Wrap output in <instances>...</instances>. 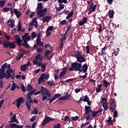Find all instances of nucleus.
<instances>
[{
	"label": "nucleus",
	"mask_w": 128,
	"mask_h": 128,
	"mask_svg": "<svg viewBox=\"0 0 128 128\" xmlns=\"http://www.w3.org/2000/svg\"><path fill=\"white\" fill-rule=\"evenodd\" d=\"M40 94L42 96V100L44 102L46 100H48V98H50L52 96V94L50 91L47 89L46 88L41 86V88L40 91H38L34 93V96L37 94Z\"/></svg>",
	"instance_id": "1"
},
{
	"label": "nucleus",
	"mask_w": 128,
	"mask_h": 128,
	"mask_svg": "<svg viewBox=\"0 0 128 128\" xmlns=\"http://www.w3.org/2000/svg\"><path fill=\"white\" fill-rule=\"evenodd\" d=\"M48 12L47 8H44L42 6V2L38 3L36 8V14L38 16L39 18H44V16L46 14V12Z\"/></svg>",
	"instance_id": "2"
},
{
	"label": "nucleus",
	"mask_w": 128,
	"mask_h": 128,
	"mask_svg": "<svg viewBox=\"0 0 128 128\" xmlns=\"http://www.w3.org/2000/svg\"><path fill=\"white\" fill-rule=\"evenodd\" d=\"M82 68V63H79L78 62H74L71 65L70 67L68 68L69 72H81Z\"/></svg>",
	"instance_id": "3"
},
{
	"label": "nucleus",
	"mask_w": 128,
	"mask_h": 128,
	"mask_svg": "<svg viewBox=\"0 0 128 128\" xmlns=\"http://www.w3.org/2000/svg\"><path fill=\"white\" fill-rule=\"evenodd\" d=\"M14 38L16 42V44L18 46H24V48H30V45L28 44V40H24V44H22V39H20V38L18 35H15L14 36Z\"/></svg>",
	"instance_id": "4"
},
{
	"label": "nucleus",
	"mask_w": 128,
	"mask_h": 128,
	"mask_svg": "<svg viewBox=\"0 0 128 128\" xmlns=\"http://www.w3.org/2000/svg\"><path fill=\"white\" fill-rule=\"evenodd\" d=\"M74 57L76 58V62H79V64H82V62H86V58L84 56H82V54L80 52L78 51L75 54Z\"/></svg>",
	"instance_id": "5"
},
{
	"label": "nucleus",
	"mask_w": 128,
	"mask_h": 128,
	"mask_svg": "<svg viewBox=\"0 0 128 128\" xmlns=\"http://www.w3.org/2000/svg\"><path fill=\"white\" fill-rule=\"evenodd\" d=\"M6 62L3 64L2 66H1V68H0V80H4V78H6Z\"/></svg>",
	"instance_id": "6"
},
{
	"label": "nucleus",
	"mask_w": 128,
	"mask_h": 128,
	"mask_svg": "<svg viewBox=\"0 0 128 128\" xmlns=\"http://www.w3.org/2000/svg\"><path fill=\"white\" fill-rule=\"evenodd\" d=\"M3 46L4 48H8L10 46V48H15L16 44L12 42H10L8 40H4L2 42Z\"/></svg>",
	"instance_id": "7"
},
{
	"label": "nucleus",
	"mask_w": 128,
	"mask_h": 128,
	"mask_svg": "<svg viewBox=\"0 0 128 128\" xmlns=\"http://www.w3.org/2000/svg\"><path fill=\"white\" fill-rule=\"evenodd\" d=\"M28 94H26V104L27 106L28 110H30V104L34 102V100L32 98V96H30V98H28Z\"/></svg>",
	"instance_id": "8"
},
{
	"label": "nucleus",
	"mask_w": 128,
	"mask_h": 128,
	"mask_svg": "<svg viewBox=\"0 0 128 128\" xmlns=\"http://www.w3.org/2000/svg\"><path fill=\"white\" fill-rule=\"evenodd\" d=\"M24 102V99L22 97H20L18 98L16 100H15V104L16 106V107L18 108H19L20 107V106L22 102Z\"/></svg>",
	"instance_id": "9"
},
{
	"label": "nucleus",
	"mask_w": 128,
	"mask_h": 128,
	"mask_svg": "<svg viewBox=\"0 0 128 128\" xmlns=\"http://www.w3.org/2000/svg\"><path fill=\"white\" fill-rule=\"evenodd\" d=\"M68 67H64L62 68L59 76V78L60 80H62L64 78H64V76L66 74V72H68Z\"/></svg>",
	"instance_id": "10"
},
{
	"label": "nucleus",
	"mask_w": 128,
	"mask_h": 128,
	"mask_svg": "<svg viewBox=\"0 0 128 128\" xmlns=\"http://www.w3.org/2000/svg\"><path fill=\"white\" fill-rule=\"evenodd\" d=\"M102 102L101 104H102V106L104 110H108V100L104 98H102Z\"/></svg>",
	"instance_id": "11"
},
{
	"label": "nucleus",
	"mask_w": 128,
	"mask_h": 128,
	"mask_svg": "<svg viewBox=\"0 0 128 128\" xmlns=\"http://www.w3.org/2000/svg\"><path fill=\"white\" fill-rule=\"evenodd\" d=\"M116 108V100L114 99L111 100V104L110 107V112H112Z\"/></svg>",
	"instance_id": "12"
},
{
	"label": "nucleus",
	"mask_w": 128,
	"mask_h": 128,
	"mask_svg": "<svg viewBox=\"0 0 128 128\" xmlns=\"http://www.w3.org/2000/svg\"><path fill=\"white\" fill-rule=\"evenodd\" d=\"M16 114H14L13 116L11 117L10 118V120L8 122L9 124L12 123V122H16V124H18V120L16 119Z\"/></svg>",
	"instance_id": "13"
},
{
	"label": "nucleus",
	"mask_w": 128,
	"mask_h": 128,
	"mask_svg": "<svg viewBox=\"0 0 128 128\" xmlns=\"http://www.w3.org/2000/svg\"><path fill=\"white\" fill-rule=\"evenodd\" d=\"M34 26L35 27V28H38V22H36V17H35L32 19L31 22L29 24V26Z\"/></svg>",
	"instance_id": "14"
},
{
	"label": "nucleus",
	"mask_w": 128,
	"mask_h": 128,
	"mask_svg": "<svg viewBox=\"0 0 128 128\" xmlns=\"http://www.w3.org/2000/svg\"><path fill=\"white\" fill-rule=\"evenodd\" d=\"M41 20L43 22H50L52 20V16H46L44 17L43 16V18Z\"/></svg>",
	"instance_id": "15"
},
{
	"label": "nucleus",
	"mask_w": 128,
	"mask_h": 128,
	"mask_svg": "<svg viewBox=\"0 0 128 128\" xmlns=\"http://www.w3.org/2000/svg\"><path fill=\"white\" fill-rule=\"evenodd\" d=\"M54 30V26H49L46 30V36H52V32H52Z\"/></svg>",
	"instance_id": "16"
},
{
	"label": "nucleus",
	"mask_w": 128,
	"mask_h": 128,
	"mask_svg": "<svg viewBox=\"0 0 128 128\" xmlns=\"http://www.w3.org/2000/svg\"><path fill=\"white\" fill-rule=\"evenodd\" d=\"M88 66L86 64H84L82 66V68H80V72H84V74H86V72H88Z\"/></svg>",
	"instance_id": "17"
},
{
	"label": "nucleus",
	"mask_w": 128,
	"mask_h": 128,
	"mask_svg": "<svg viewBox=\"0 0 128 128\" xmlns=\"http://www.w3.org/2000/svg\"><path fill=\"white\" fill-rule=\"evenodd\" d=\"M22 38L24 42L25 40L28 42V40H30V36H28V33H25L22 36Z\"/></svg>",
	"instance_id": "18"
},
{
	"label": "nucleus",
	"mask_w": 128,
	"mask_h": 128,
	"mask_svg": "<svg viewBox=\"0 0 128 128\" xmlns=\"http://www.w3.org/2000/svg\"><path fill=\"white\" fill-rule=\"evenodd\" d=\"M84 110L85 114H86V116L88 115V114H90V112H92V110L90 109V106H85Z\"/></svg>",
	"instance_id": "19"
},
{
	"label": "nucleus",
	"mask_w": 128,
	"mask_h": 128,
	"mask_svg": "<svg viewBox=\"0 0 128 128\" xmlns=\"http://www.w3.org/2000/svg\"><path fill=\"white\" fill-rule=\"evenodd\" d=\"M14 12L16 14L17 18H20L22 16V13L16 9H14Z\"/></svg>",
	"instance_id": "20"
},
{
	"label": "nucleus",
	"mask_w": 128,
	"mask_h": 128,
	"mask_svg": "<svg viewBox=\"0 0 128 128\" xmlns=\"http://www.w3.org/2000/svg\"><path fill=\"white\" fill-rule=\"evenodd\" d=\"M35 60H39V62H42V60H44V56H42V54H38L36 56Z\"/></svg>",
	"instance_id": "21"
},
{
	"label": "nucleus",
	"mask_w": 128,
	"mask_h": 128,
	"mask_svg": "<svg viewBox=\"0 0 128 128\" xmlns=\"http://www.w3.org/2000/svg\"><path fill=\"white\" fill-rule=\"evenodd\" d=\"M86 20H88V18L86 17L83 18L82 20L79 22V26H84L86 22Z\"/></svg>",
	"instance_id": "22"
},
{
	"label": "nucleus",
	"mask_w": 128,
	"mask_h": 128,
	"mask_svg": "<svg viewBox=\"0 0 128 128\" xmlns=\"http://www.w3.org/2000/svg\"><path fill=\"white\" fill-rule=\"evenodd\" d=\"M36 92V89H34V90H32L29 92L27 94H28V98H30V96H32V94H34V93Z\"/></svg>",
	"instance_id": "23"
},
{
	"label": "nucleus",
	"mask_w": 128,
	"mask_h": 128,
	"mask_svg": "<svg viewBox=\"0 0 128 128\" xmlns=\"http://www.w3.org/2000/svg\"><path fill=\"white\" fill-rule=\"evenodd\" d=\"M70 98V94H68L65 96H62L58 98L60 100H68L69 98Z\"/></svg>",
	"instance_id": "24"
},
{
	"label": "nucleus",
	"mask_w": 128,
	"mask_h": 128,
	"mask_svg": "<svg viewBox=\"0 0 128 128\" xmlns=\"http://www.w3.org/2000/svg\"><path fill=\"white\" fill-rule=\"evenodd\" d=\"M89 100H90V98H88L87 95H86L84 96V98L83 99L82 97H80V100H78V102H81V100H83V102H88Z\"/></svg>",
	"instance_id": "25"
},
{
	"label": "nucleus",
	"mask_w": 128,
	"mask_h": 128,
	"mask_svg": "<svg viewBox=\"0 0 128 128\" xmlns=\"http://www.w3.org/2000/svg\"><path fill=\"white\" fill-rule=\"evenodd\" d=\"M36 42L38 46H44V42H42V39H38V40H36Z\"/></svg>",
	"instance_id": "26"
},
{
	"label": "nucleus",
	"mask_w": 128,
	"mask_h": 128,
	"mask_svg": "<svg viewBox=\"0 0 128 128\" xmlns=\"http://www.w3.org/2000/svg\"><path fill=\"white\" fill-rule=\"evenodd\" d=\"M103 86L104 88H108V86H110V82L106 81V80H104Z\"/></svg>",
	"instance_id": "27"
},
{
	"label": "nucleus",
	"mask_w": 128,
	"mask_h": 128,
	"mask_svg": "<svg viewBox=\"0 0 128 128\" xmlns=\"http://www.w3.org/2000/svg\"><path fill=\"white\" fill-rule=\"evenodd\" d=\"M41 76H42L43 78H44V80H48V78H50V74H41Z\"/></svg>",
	"instance_id": "28"
},
{
	"label": "nucleus",
	"mask_w": 128,
	"mask_h": 128,
	"mask_svg": "<svg viewBox=\"0 0 128 128\" xmlns=\"http://www.w3.org/2000/svg\"><path fill=\"white\" fill-rule=\"evenodd\" d=\"M46 63L43 64L41 66V71L42 72H44V71L46 70Z\"/></svg>",
	"instance_id": "29"
},
{
	"label": "nucleus",
	"mask_w": 128,
	"mask_h": 128,
	"mask_svg": "<svg viewBox=\"0 0 128 128\" xmlns=\"http://www.w3.org/2000/svg\"><path fill=\"white\" fill-rule=\"evenodd\" d=\"M98 87L96 88V92H100L102 90V84H99L98 85Z\"/></svg>",
	"instance_id": "30"
},
{
	"label": "nucleus",
	"mask_w": 128,
	"mask_h": 128,
	"mask_svg": "<svg viewBox=\"0 0 128 128\" xmlns=\"http://www.w3.org/2000/svg\"><path fill=\"white\" fill-rule=\"evenodd\" d=\"M27 69L28 67L26 64L22 65L20 66L21 72H26V70Z\"/></svg>",
	"instance_id": "31"
},
{
	"label": "nucleus",
	"mask_w": 128,
	"mask_h": 128,
	"mask_svg": "<svg viewBox=\"0 0 128 128\" xmlns=\"http://www.w3.org/2000/svg\"><path fill=\"white\" fill-rule=\"evenodd\" d=\"M45 82L44 79V78L42 76V75H41L38 80V84H42V82Z\"/></svg>",
	"instance_id": "32"
},
{
	"label": "nucleus",
	"mask_w": 128,
	"mask_h": 128,
	"mask_svg": "<svg viewBox=\"0 0 128 128\" xmlns=\"http://www.w3.org/2000/svg\"><path fill=\"white\" fill-rule=\"evenodd\" d=\"M96 5H95L94 2H92L90 5V8L94 12L96 10Z\"/></svg>",
	"instance_id": "33"
},
{
	"label": "nucleus",
	"mask_w": 128,
	"mask_h": 128,
	"mask_svg": "<svg viewBox=\"0 0 128 128\" xmlns=\"http://www.w3.org/2000/svg\"><path fill=\"white\" fill-rule=\"evenodd\" d=\"M8 25L11 28H14V20H11L10 24H8Z\"/></svg>",
	"instance_id": "34"
},
{
	"label": "nucleus",
	"mask_w": 128,
	"mask_h": 128,
	"mask_svg": "<svg viewBox=\"0 0 128 128\" xmlns=\"http://www.w3.org/2000/svg\"><path fill=\"white\" fill-rule=\"evenodd\" d=\"M92 112V118H96L98 114V111H92L91 112Z\"/></svg>",
	"instance_id": "35"
},
{
	"label": "nucleus",
	"mask_w": 128,
	"mask_h": 128,
	"mask_svg": "<svg viewBox=\"0 0 128 128\" xmlns=\"http://www.w3.org/2000/svg\"><path fill=\"white\" fill-rule=\"evenodd\" d=\"M24 56V54L20 53L17 55L16 56V60H20Z\"/></svg>",
	"instance_id": "36"
},
{
	"label": "nucleus",
	"mask_w": 128,
	"mask_h": 128,
	"mask_svg": "<svg viewBox=\"0 0 128 128\" xmlns=\"http://www.w3.org/2000/svg\"><path fill=\"white\" fill-rule=\"evenodd\" d=\"M34 88H32V86L30 84H28L26 86V90L27 92H32Z\"/></svg>",
	"instance_id": "37"
},
{
	"label": "nucleus",
	"mask_w": 128,
	"mask_h": 128,
	"mask_svg": "<svg viewBox=\"0 0 128 128\" xmlns=\"http://www.w3.org/2000/svg\"><path fill=\"white\" fill-rule=\"evenodd\" d=\"M108 16L110 18H112V16H114V10H110L108 12Z\"/></svg>",
	"instance_id": "38"
},
{
	"label": "nucleus",
	"mask_w": 128,
	"mask_h": 128,
	"mask_svg": "<svg viewBox=\"0 0 128 128\" xmlns=\"http://www.w3.org/2000/svg\"><path fill=\"white\" fill-rule=\"evenodd\" d=\"M6 72L8 74H12V73L14 72V70L12 68L8 69L6 71Z\"/></svg>",
	"instance_id": "39"
},
{
	"label": "nucleus",
	"mask_w": 128,
	"mask_h": 128,
	"mask_svg": "<svg viewBox=\"0 0 128 128\" xmlns=\"http://www.w3.org/2000/svg\"><path fill=\"white\" fill-rule=\"evenodd\" d=\"M44 118L48 122H52V120H54V119H52V118L48 117V116H45Z\"/></svg>",
	"instance_id": "40"
},
{
	"label": "nucleus",
	"mask_w": 128,
	"mask_h": 128,
	"mask_svg": "<svg viewBox=\"0 0 128 128\" xmlns=\"http://www.w3.org/2000/svg\"><path fill=\"white\" fill-rule=\"evenodd\" d=\"M47 84H48V86H54V80L48 81L47 82Z\"/></svg>",
	"instance_id": "41"
},
{
	"label": "nucleus",
	"mask_w": 128,
	"mask_h": 128,
	"mask_svg": "<svg viewBox=\"0 0 128 128\" xmlns=\"http://www.w3.org/2000/svg\"><path fill=\"white\" fill-rule=\"evenodd\" d=\"M36 36H38V34L36 32H32L31 34V38H36Z\"/></svg>",
	"instance_id": "42"
},
{
	"label": "nucleus",
	"mask_w": 128,
	"mask_h": 128,
	"mask_svg": "<svg viewBox=\"0 0 128 128\" xmlns=\"http://www.w3.org/2000/svg\"><path fill=\"white\" fill-rule=\"evenodd\" d=\"M62 24H66V26H68L66 20H62L60 22V26H62Z\"/></svg>",
	"instance_id": "43"
},
{
	"label": "nucleus",
	"mask_w": 128,
	"mask_h": 128,
	"mask_svg": "<svg viewBox=\"0 0 128 128\" xmlns=\"http://www.w3.org/2000/svg\"><path fill=\"white\" fill-rule=\"evenodd\" d=\"M9 126H10V128H16L17 124L14 123H12L10 124Z\"/></svg>",
	"instance_id": "44"
},
{
	"label": "nucleus",
	"mask_w": 128,
	"mask_h": 128,
	"mask_svg": "<svg viewBox=\"0 0 128 128\" xmlns=\"http://www.w3.org/2000/svg\"><path fill=\"white\" fill-rule=\"evenodd\" d=\"M5 76H6V80H8V78H12V74H8V73H5Z\"/></svg>",
	"instance_id": "45"
},
{
	"label": "nucleus",
	"mask_w": 128,
	"mask_h": 128,
	"mask_svg": "<svg viewBox=\"0 0 128 128\" xmlns=\"http://www.w3.org/2000/svg\"><path fill=\"white\" fill-rule=\"evenodd\" d=\"M20 30H22V24H20V21H19L18 28V32H20Z\"/></svg>",
	"instance_id": "46"
},
{
	"label": "nucleus",
	"mask_w": 128,
	"mask_h": 128,
	"mask_svg": "<svg viewBox=\"0 0 128 128\" xmlns=\"http://www.w3.org/2000/svg\"><path fill=\"white\" fill-rule=\"evenodd\" d=\"M16 84L13 83L11 87V90H12V92H14V90H16Z\"/></svg>",
	"instance_id": "47"
},
{
	"label": "nucleus",
	"mask_w": 128,
	"mask_h": 128,
	"mask_svg": "<svg viewBox=\"0 0 128 128\" xmlns=\"http://www.w3.org/2000/svg\"><path fill=\"white\" fill-rule=\"evenodd\" d=\"M51 51L49 50H46L45 51V54H44V56L46 58H48V54H50Z\"/></svg>",
	"instance_id": "48"
},
{
	"label": "nucleus",
	"mask_w": 128,
	"mask_h": 128,
	"mask_svg": "<svg viewBox=\"0 0 128 128\" xmlns=\"http://www.w3.org/2000/svg\"><path fill=\"white\" fill-rule=\"evenodd\" d=\"M4 4H6V0H0V8H4Z\"/></svg>",
	"instance_id": "49"
},
{
	"label": "nucleus",
	"mask_w": 128,
	"mask_h": 128,
	"mask_svg": "<svg viewBox=\"0 0 128 128\" xmlns=\"http://www.w3.org/2000/svg\"><path fill=\"white\" fill-rule=\"evenodd\" d=\"M62 46H64V42L60 41L59 42L58 48L60 50H62Z\"/></svg>",
	"instance_id": "50"
},
{
	"label": "nucleus",
	"mask_w": 128,
	"mask_h": 128,
	"mask_svg": "<svg viewBox=\"0 0 128 128\" xmlns=\"http://www.w3.org/2000/svg\"><path fill=\"white\" fill-rule=\"evenodd\" d=\"M32 114H38V110L36 109V108H34L32 112Z\"/></svg>",
	"instance_id": "51"
},
{
	"label": "nucleus",
	"mask_w": 128,
	"mask_h": 128,
	"mask_svg": "<svg viewBox=\"0 0 128 128\" xmlns=\"http://www.w3.org/2000/svg\"><path fill=\"white\" fill-rule=\"evenodd\" d=\"M107 122L109 124H112V117H109Z\"/></svg>",
	"instance_id": "52"
},
{
	"label": "nucleus",
	"mask_w": 128,
	"mask_h": 128,
	"mask_svg": "<svg viewBox=\"0 0 128 128\" xmlns=\"http://www.w3.org/2000/svg\"><path fill=\"white\" fill-rule=\"evenodd\" d=\"M58 4H62L64 2V4H68V0H58Z\"/></svg>",
	"instance_id": "53"
},
{
	"label": "nucleus",
	"mask_w": 128,
	"mask_h": 128,
	"mask_svg": "<svg viewBox=\"0 0 128 128\" xmlns=\"http://www.w3.org/2000/svg\"><path fill=\"white\" fill-rule=\"evenodd\" d=\"M3 12H6L10 10V8H4L2 10Z\"/></svg>",
	"instance_id": "54"
},
{
	"label": "nucleus",
	"mask_w": 128,
	"mask_h": 128,
	"mask_svg": "<svg viewBox=\"0 0 128 128\" xmlns=\"http://www.w3.org/2000/svg\"><path fill=\"white\" fill-rule=\"evenodd\" d=\"M20 88L23 92H26V87H24V84H22L20 86Z\"/></svg>",
	"instance_id": "55"
},
{
	"label": "nucleus",
	"mask_w": 128,
	"mask_h": 128,
	"mask_svg": "<svg viewBox=\"0 0 128 128\" xmlns=\"http://www.w3.org/2000/svg\"><path fill=\"white\" fill-rule=\"evenodd\" d=\"M36 116H34L32 117V118H30V122H34V120H36Z\"/></svg>",
	"instance_id": "56"
},
{
	"label": "nucleus",
	"mask_w": 128,
	"mask_h": 128,
	"mask_svg": "<svg viewBox=\"0 0 128 128\" xmlns=\"http://www.w3.org/2000/svg\"><path fill=\"white\" fill-rule=\"evenodd\" d=\"M0 88H4V80H0Z\"/></svg>",
	"instance_id": "57"
},
{
	"label": "nucleus",
	"mask_w": 128,
	"mask_h": 128,
	"mask_svg": "<svg viewBox=\"0 0 128 128\" xmlns=\"http://www.w3.org/2000/svg\"><path fill=\"white\" fill-rule=\"evenodd\" d=\"M48 122L46 120V119L44 118V119L43 120V122H42V126H44L46 125V124H48Z\"/></svg>",
	"instance_id": "58"
},
{
	"label": "nucleus",
	"mask_w": 128,
	"mask_h": 128,
	"mask_svg": "<svg viewBox=\"0 0 128 128\" xmlns=\"http://www.w3.org/2000/svg\"><path fill=\"white\" fill-rule=\"evenodd\" d=\"M44 48H52V46L50 44H46L44 46Z\"/></svg>",
	"instance_id": "59"
},
{
	"label": "nucleus",
	"mask_w": 128,
	"mask_h": 128,
	"mask_svg": "<svg viewBox=\"0 0 128 128\" xmlns=\"http://www.w3.org/2000/svg\"><path fill=\"white\" fill-rule=\"evenodd\" d=\"M86 54H90V46H86Z\"/></svg>",
	"instance_id": "60"
},
{
	"label": "nucleus",
	"mask_w": 128,
	"mask_h": 128,
	"mask_svg": "<svg viewBox=\"0 0 128 128\" xmlns=\"http://www.w3.org/2000/svg\"><path fill=\"white\" fill-rule=\"evenodd\" d=\"M60 8L64 10V4H62L61 3H60V4H58Z\"/></svg>",
	"instance_id": "61"
},
{
	"label": "nucleus",
	"mask_w": 128,
	"mask_h": 128,
	"mask_svg": "<svg viewBox=\"0 0 128 128\" xmlns=\"http://www.w3.org/2000/svg\"><path fill=\"white\" fill-rule=\"evenodd\" d=\"M88 124H90V122H86L85 124H82L80 126V128H84V126H88Z\"/></svg>",
	"instance_id": "62"
},
{
	"label": "nucleus",
	"mask_w": 128,
	"mask_h": 128,
	"mask_svg": "<svg viewBox=\"0 0 128 128\" xmlns=\"http://www.w3.org/2000/svg\"><path fill=\"white\" fill-rule=\"evenodd\" d=\"M113 117L114 118H118V112L116 110H114Z\"/></svg>",
	"instance_id": "63"
},
{
	"label": "nucleus",
	"mask_w": 128,
	"mask_h": 128,
	"mask_svg": "<svg viewBox=\"0 0 128 128\" xmlns=\"http://www.w3.org/2000/svg\"><path fill=\"white\" fill-rule=\"evenodd\" d=\"M60 128V124H57L54 126V128Z\"/></svg>",
	"instance_id": "64"
}]
</instances>
